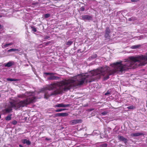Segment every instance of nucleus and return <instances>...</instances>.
Listing matches in <instances>:
<instances>
[{
    "instance_id": "24",
    "label": "nucleus",
    "mask_w": 147,
    "mask_h": 147,
    "mask_svg": "<svg viewBox=\"0 0 147 147\" xmlns=\"http://www.w3.org/2000/svg\"><path fill=\"white\" fill-rule=\"evenodd\" d=\"M107 144L106 143H104L100 145V147H107Z\"/></svg>"
},
{
    "instance_id": "2",
    "label": "nucleus",
    "mask_w": 147,
    "mask_h": 147,
    "mask_svg": "<svg viewBox=\"0 0 147 147\" xmlns=\"http://www.w3.org/2000/svg\"><path fill=\"white\" fill-rule=\"evenodd\" d=\"M129 59L130 61L127 62L125 65L122 64L121 61L114 63L113 65L115 68L114 69L109 70V67H101L92 71L91 74L93 76L99 75L103 76V80L105 81L109 78V76L114 74L117 71L122 72L129 69L135 68L137 67L136 63L140 62L138 56H131L129 57Z\"/></svg>"
},
{
    "instance_id": "27",
    "label": "nucleus",
    "mask_w": 147,
    "mask_h": 147,
    "mask_svg": "<svg viewBox=\"0 0 147 147\" xmlns=\"http://www.w3.org/2000/svg\"><path fill=\"white\" fill-rule=\"evenodd\" d=\"M31 142L29 140H27L26 139V144L28 145H30L31 144Z\"/></svg>"
},
{
    "instance_id": "25",
    "label": "nucleus",
    "mask_w": 147,
    "mask_h": 147,
    "mask_svg": "<svg viewBox=\"0 0 147 147\" xmlns=\"http://www.w3.org/2000/svg\"><path fill=\"white\" fill-rule=\"evenodd\" d=\"M31 28L32 29V30L34 31V32H36L37 31V30L36 28L34 26H31Z\"/></svg>"
},
{
    "instance_id": "16",
    "label": "nucleus",
    "mask_w": 147,
    "mask_h": 147,
    "mask_svg": "<svg viewBox=\"0 0 147 147\" xmlns=\"http://www.w3.org/2000/svg\"><path fill=\"white\" fill-rule=\"evenodd\" d=\"M19 51V50L18 49H11L8 50V52H9L11 51Z\"/></svg>"
},
{
    "instance_id": "3",
    "label": "nucleus",
    "mask_w": 147,
    "mask_h": 147,
    "mask_svg": "<svg viewBox=\"0 0 147 147\" xmlns=\"http://www.w3.org/2000/svg\"><path fill=\"white\" fill-rule=\"evenodd\" d=\"M36 99V98L35 96H30L27 97L25 100L19 101L18 100H13L9 102L10 107L4 109L3 110V112L4 113H9L12 111V108L17 110L21 107H27L28 105L30 103L35 102Z\"/></svg>"
},
{
    "instance_id": "19",
    "label": "nucleus",
    "mask_w": 147,
    "mask_h": 147,
    "mask_svg": "<svg viewBox=\"0 0 147 147\" xmlns=\"http://www.w3.org/2000/svg\"><path fill=\"white\" fill-rule=\"evenodd\" d=\"M73 43V42L71 41H68L66 43V45L69 46L71 45Z\"/></svg>"
},
{
    "instance_id": "33",
    "label": "nucleus",
    "mask_w": 147,
    "mask_h": 147,
    "mask_svg": "<svg viewBox=\"0 0 147 147\" xmlns=\"http://www.w3.org/2000/svg\"><path fill=\"white\" fill-rule=\"evenodd\" d=\"M50 38V37L49 36H46L44 37V38L45 40L48 39Z\"/></svg>"
},
{
    "instance_id": "15",
    "label": "nucleus",
    "mask_w": 147,
    "mask_h": 147,
    "mask_svg": "<svg viewBox=\"0 0 147 147\" xmlns=\"http://www.w3.org/2000/svg\"><path fill=\"white\" fill-rule=\"evenodd\" d=\"M13 44V43L12 42H11L9 43L6 44L5 45H3L2 46V47L3 48H5L8 47L9 45H12Z\"/></svg>"
},
{
    "instance_id": "36",
    "label": "nucleus",
    "mask_w": 147,
    "mask_h": 147,
    "mask_svg": "<svg viewBox=\"0 0 147 147\" xmlns=\"http://www.w3.org/2000/svg\"><path fill=\"white\" fill-rule=\"evenodd\" d=\"M45 140H48V141H49V140H51V139L50 138H45Z\"/></svg>"
},
{
    "instance_id": "9",
    "label": "nucleus",
    "mask_w": 147,
    "mask_h": 147,
    "mask_svg": "<svg viewBox=\"0 0 147 147\" xmlns=\"http://www.w3.org/2000/svg\"><path fill=\"white\" fill-rule=\"evenodd\" d=\"M82 122V120L81 119H75L71 121L70 122L72 125H75L76 124L80 123Z\"/></svg>"
},
{
    "instance_id": "6",
    "label": "nucleus",
    "mask_w": 147,
    "mask_h": 147,
    "mask_svg": "<svg viewBox=\"0 0 147 147\" xmlns=\"http://www.w3.org/2000/svg\"><path fill=\"white\" fill-rule=\"evenodd\" d=\"M71 105L69 104L66 105L64 104L63 103L58 104L54 106V107L55 108L56 107H69Z\"/></svg>"
},
{
    "instance_id": "23",
    "label": "nucleus",
    "mask_w": 147,
    "mask_h": 147,
    "mask_svg": "<svg viewBox=\"0 0 147 147\" xmlns=\"http://www.w3.org/2000/svg\"><path fill=\"white\" fill-rule=\"evenodd\" d=\"M127 108L128 109H133L135 108V107H134L132 105L131 106L128 107Z\"/></svg>"
},
{
    "instance_id": "18",
    "label": "nucleus",
    "mask_w": 147,
    "mask_h": 147,
    "mask_svg": "<svg viewBox=\"0 0 147 147\" xmlns=\"http://www.w3.org/2000/svg\"><path fill=\"white\" fill-rule=\"evenodd\" d=\"M67 110L66 109H58L57 110H55V111L56 112H61L62 111H63L64 110Z\"/></svg>"
},
{
    "instance_id": "31",
    "label": "nucleus",
    "mask_w": 147,
    "mask_h": 147,
    "mask_svg": "<svg viewBox=\"0 0 147 147\" xmlns=\"http://www.w3.org/2000/svg\"><path fill=\"white\" fill-rule=\"evenodd\" d=\"M12 124H13L14 125H15L17 124V121L15 120L12 121Z\"/></svg>"
},
{
    "instance_id": "14",
    "label": "nucleus",
    "mask_w": 147,
    "mask_h": 147,
    "mask_svg": "<svg viewBox=\"0 0 147 147\" xmlns=\"http://www.w3.org/2000/svg\"><path fill=\"white\" fill-rule=\"evenodd\" d=\"M7 81H17L20 80L17 79H13L9 78H7Z\"/></svg>"
},
{
    "instance_id": "8",
    "label": "nucleus",
    "mask_w": 147,
    "mask_h": 147,
    "mask_svg": "<svg viewBox=\"0 0 147 147\" xmlns=\"http://www.w3.org/2000/svg\"><path fill=\"white\" fill-rule=\"evenodd\" d=\"M68 115L67 113H57L55 114V117H66Z\"/></svg>"
},
{
    "instance_id": "38",
    "label": "nucleus",
    "mask_w": 147,
    "mask_h": 147,
    "mask_svg": "<svg viewBox=\"0 0 147 147\" xmlns=\"http://www.w3.org/2000/svg\"><path fill=\"white\" fill-rule=\"evenodd\" d=\"M94 110V109H90V111H91L93 110Z\"/></svg>"
},
{
    "instance_id": "41",
    "label": "nucleus",
    "mask_w": 147,
    "mask_h": 147,
    "mask_svg": "<svg viewBox=\"0 0 147 147\" xmlns=\"http://www.w3.org/2000/svg\"><path fill=\"white\" fill-rule=\"evenodd\" d=\"M2 16L1 15H0V18L2 17Z\"/></svg>"
},
{
    "instance_id": "20",
    "label": "nucleus",
    "mask_w": 147,
    "mask_h": 147,
    "mask_svg": "<svg viewBox=\"0 0 147 147\" xmlns=\"http://www.w3.org/2000/svg\"><path fill=\"white\" fill-rule=\"evenodd\" d=\"M44 74L46 75L53 76L55 74V73H53L45 72L44 73Z\"/></svg>"
},
{
    "instance_id": "28",
    "label": "nucleus",
    "mask_w": 147,
    "mask_h": 147,
    "mask_svg": "<svg viewBox=\"0 0 147 147\" xmlns=\"http://www.w3.org/2000/svg\"><path fill=\"white\" fill-rule=\"evenodd\" d=\"M111 94V91H110V90H108L107 92L105 94V95H108L109 94Z\"/></svg>"
},
{
    "instance_id": "30",
    "label": "nucleus",
    "mask_w": 147,
    "mask_h": 147,
    "mask_svg": "<svg viewBox=\"0 0 147 147\" xmlns=\"http://www.w3.org/2000/svg\"><path fill=\"white\" fill-rule=\"evenodd\" d=\"M80 9L81 11H84L85 10V8L84 6H82L80 8Z\"/></svg>"
},
{
    "instance_id": "13",
    "label": "nucleus",
    "mask_w": 147,
    "mask_h": 147,
    "mask_svg": "<svg viewBox=\"0 0 147 147\" xmlns=\"http://www.w3.org/2000/svg\"><path fill=\"white\" fill-rule=\"evenodd\" d=\"M13 64V63H12L11 62L9 61L5 65V67H10L12 66Z\"/></svg>"
},
{
    "instance_id": "17",
    "label": "nucleus",
    "mask_w": 147,
    "mask_h": 147,
    "mask_svg": "<svg viewBox=\"0 0 147 147\" xmlns=\"http://www.w3.org/2000/svg\"><path fill=\"white\" fill-rule=\"evenodd\" d=\"M11 115H8L5 118V119L7 121H9L11 119Z\"/></svg>"
},
{
    "instance_id": "5",
    "label": "nucleus",
    "mask_w": 147,
    "mask_h": 147,
    "mask_svg": "<svg viewBox=\"0 0 147 147\" xmlns=\"http://www.w3.org/2000/svg\"><path fill=\"white\" fill-rule=\"evenodd\" d=\"M111 33V31L109 27H107L105 28V34L104 36L106 39L110 40L111 38L110 34Z\"/></svg>"
},
{
    "instance_id": "37",
    "label": "nucleus",
    "mask_w": 147,
    "mask_h": 147,
    "mask_svg": "<svg viewBox=\"0 0 147 147\" xmlns=\"http://www.w3.org/2000/svg\"><path fill=\"white\" fill-rule=\"evenodd\" d=\"M3 27V26L1 24H0V29L2 28Z\"/></svg>"
},
{
    "instance_id": "32",
    "label": "nucleus",
    "mask_w": 147,
    "mask_h": 147,
    "mask_svg": "<svg viewBox=\"0 0 147 147\" xmlns=\"http://www.w3.org/2000/svg\"><path fill=\"white\" fill-rule=\"evenodd\" d=\"M107 112L106 111H105L101 113V114L103 115H104L107 114Z\"/></svg>"
},
{
    "instance_id": "39",
    "label": "nucleus",
    "mask_w": 147,
    "mask_h": 147,
    "mask_svg": "<svg viewBox=\"0 0 147 147\" xmlns=\"http://www.w3.org/2000/svg\"><path fill=\"white\" fill-rule=\"evenodd\" d=\"M19 146L20 147H23V146L21 144H20Z\"/></svg>"
},
{
    "instance_id": "35",
    "label": "nucleus",
    "mask_w": 147,
    "mask_h": 147,
    "mask_svg": "<svg viewBox=\"0 0 147 147\" xmlns=\"http://www.w3.org/2000/svg\"><path fill=\"white\" fill-rule=\"evenodd\" d=\"M140 0H131V2H137V1H139Z\"/></svg>"
},
{
    "instance_id": "26",
    "label": "nucleus",
    "mask_w": 147,
    "mask_h": 147,
    "mask_svg": "<svg viewBox=\"0 0 147 147\" xmlns=\"http://www.w3.org/2000/svg\"><path fill=\"white\" fill-rule=\"evenodd\" d=\"M50 16V14L49 13H47L44 15V17L45 18H48Z\"/></svg>"
},
{
    "instance_id": "12",
    "label": "nucleus",
    "mask_w": 147,
    "mask_h": 147,
    "mask_svg": "<svg viewBox=\"0 0 147 147\" xmlns=\"http://www.w3.org/2000/svg\"><path fill=\"white\" fill-rule=\"evenodd\" d=\"M59 79V77L52 76H51L47 78V79L49 80H58Z\"/></svg>"
},
{
    "instance_id": "22",
    "label": "nucleus",
    "mask_w": 147,
    "mask_h": 147,
    "mask_svg": "<svg viewBox=\"0 0 147 147\" xmlns=\"http://www.w3.org/2000/svg\"><path fill=\"white\" fill-rule=\"evenodd\" d=\"M97 56L96 54L95 53H94L91 57L92 59H94L97 57Z\"/></svg>"
},
{
    "instance_id": "34",
    "label": "nucleus",
    "mask_w": 147,
    "mask_h": 147,
    "mask_svg": "<svg viewBox=\"0 0 147 147\" xmlns=\"http://www.w3.org/2000/svg\"><path fill=\"white\" fill-rule=\"evenodd\" d=\"M26 139H24L22 140V142L24 144H26Z\"/></svg>"
},
{
    "instance_id": "4",
    "label": "nucleus",
    "mask_w": 147,
    "mask_h": 147,
    "mask_svg": "<svg viewBox=\"0 0 147 147\" xmlns=\"http://www.w3.org/2000/svg\"><path fill=\"white\" fill-rule=\"evenodd\" d=\"M146 54L147 55V52ZM138 57L140 62L139 64V65H144L147 63V62H146L147 61V56L142 55L138 56Z\"/></svg>"
},
{
    "instance_id": "29",
    "label": "nucleus",
    "mask_w": 147,
    "mask_h": 147,
    "mask_svg": "<svg viewBox=\"0 0 147 147\" xmlns=\"http://www.w3.org/2000/svg\"><path fill=\"white\" fill-rule=\"evenodd\" d=\"M18 97L19 98H23L24 97V94H19L18 95Z\"/></svg>"
},
{
    "instance_id": "10",
    "label": "nucleus",
    "mask_w": 147,
    "mask_h": 147,
    "mask_svg": "<svg viewBox=\"0 0 147 147\" xmlns=\"http://www.w3.org/2000/svg\"><path fill=\"white\" fill-rule=\"evenodd\" d=\"M144 134L141 132H137L136 133H132L131 134V136L133 137H137L141 135L144 136Z\"/></svg>"
},
{
    "instance_id": "21",
    "label": "nucleus",
    "mask_w": 147,
    "mask_h": 147,
    "mask_svg": "<svg viewBox=\"0 0 147 147\" xmlns=\"http://www.w3.org/2000/svg\"><path fill=\"white\" fill-rule=\"evenodd\" d=\"M140 46V45H134L131 46V48L133 49H135L138 48Z\"/></svg>"
},
{
    "instance_id": "11",
    "label": "nucleus",
    "mask_w": 147,
    "mask_h": 147,
    "mask_svg": "<svg viewBox=\"0 0 147 147\" xmlns=\"http://www.w3.org/2000/svg\"><path fill=\"white\" fill-rule=\"evenodd\" d=\"M118 138L119 140L120 141H123L125 142H126L127 139L124 138L123 136L118 135Z\"/></svg>"
},
{
    "instance_id": "1",
    "label": "nucleus",
    "mask_w": 147,
    "mask_h": 147,
    "mask_svg": "<svg viewBox=\"0 0 147 147\" xmlns=\"http://www.w3.org/2000/svg\"><path fill=\"white\" fill-rule=\"evenodd\" d=\"M90 76L78 75L77 76L78 82H76L73 79H68L61 81L57 83H53L47 86L42 88L40 92H44L46 90H51L55 89V90L52 92L50 95L47 94L45 93L44 98L48 99L49 97L53 95H56L58 94H62L63 92H65L69 90L72 88L82 85L84 82L87 83L94 81Z\"/></svg>"
},
{
    "instance_id": "7",
    "label": "nucleus",
    "mask_w": 147,
    "mask_h": 147,
    "mask_svg": "<svg viewBox=\"0 0 147 147\" xmlns=\"http://www.w3.org/2000/svg\"><path fill=\"white\" fill-rule=\"evenodd\" d=\"M82 18L81 19L83 20H90L92 19V17L88 15H83L81 16Z\"/></svg>"
},
{
    "instance_id": "40",
    "label": "nucleus",
    "mask_w": 147,
    "mask_h": 147,
    "mask_svg": "<svg viewBox=\"0 0 147 147\" xmlns=\"http://www.w3.org/2000/svg\"><path fill=\"white\" fill-rule=\"evenodd\" d=\"M49 42H48V43H46V44H45V45H48V44H49Z\"/></svg>"
}]
</instances>
